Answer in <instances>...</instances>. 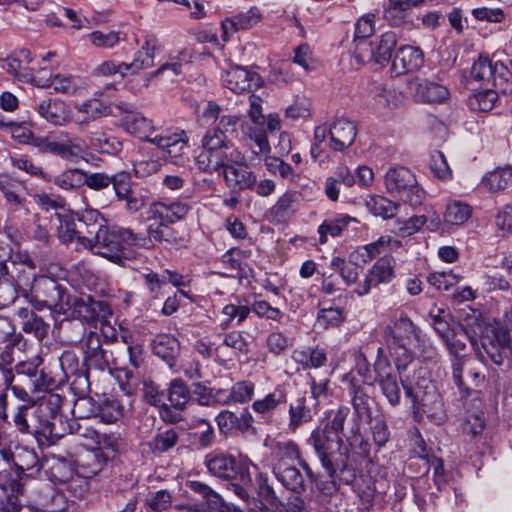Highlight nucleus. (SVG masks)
<instances>
[{
  "instance_id": "nucleus-1",
  "label": "nucleus",
  "mask_w": 512,
  "mask_h": 512,
  "mask_svg": "<svg viewBox=\"0 0 512 512\" xmlns=\"http://www.w3.org/2000/svg\"><path fill=\"white\" fill-rule=\"evenodd\" d=\"M421 330L407 316L401 315L384 329L383 338L388 355L399 375L414 359L412 347L421 339Z\"/></svg>"
},
{
  "instance_id": "nucleus-2",
  "label": "nucleus",
  "mask_w": 512,
  "mask_h": 512,
  "mask_svg": "<svg viewBox=\"0 0 512 512\" xmlns=\"http://www.w3.org/2000/svg\"><path fill=\"white\" fill-rule=\"evenodd\" d=\"M80 241L84 250L120 264L126 258L125 248L135 247V233L129 228L106 225L99 228L94 235L81 238Z\"/></svg>"
},
{
  "instance_id": "nucleus-3",
  "label": "nucleus",
  "mask_w": 512,
  "mask_h": 512,
  "mask_svg": "<svg viewBox=\"0 0 512 512\" xmlns=\"http://www.w3.org/2000/svg\"><path fill=\"white\" fill-rule=\"evenodd\" d=\"M195 165L205 173L222 172L229 162H239L241 154L225 135L206 132L201 139V146L195 152Z\"/></svg>"
},
{
  "instance_id": "nucleus-4",
  "label": "nucleus",
  "mask_w": 512,
  "mask_h": 512,
  "mask_svg": "<svg viewBox=\"0 0 512 512\" xmlns=\"http://www.w3.org/2000/svg\"><path fill=\"white\" fill-rule=\"evenodd\" d=\"M323 468L327 471L330 478H333L336 472H344L347 468V455L341 452L342 439L331 433L328 428H316L312 431L309 439Z\"/></svg>"
},
{
  "instance_id": "nucleus-5",
  "label": "nucleus",
  "mask_w": 512,
  "mask_h": 512,
  "mask_svg": "<svg viewBox=\"0 0 512 512\" xmlns=\"http://www.w3.org/2000/svg\"><path fill=\"white\" fill-rule=\"evenodd\" d=\"M384 184L390 196L411 206H419L425 200V191L419 186L416 175L406 167H390L384 175Z\"/></svg>"
},
{
  "instance_id": "nucleus-6",
  "label": "nucleus",
  "mask_w": 512,
  "mask_h": 512,
  "mask_svg": "<svg viewBox=\"0 0 512 512\" xmlns=\"http://www.w3.org/2000/svg\"><path fill=\"white\" fill-rule=\"evenodd\" d=\"M28 299L37 310L60 312L71 305L66 289L55 279L45 275L34 277Z\"/></svg>"
},
{
  "instance_id": "nucleus-7",
  "label": "nucleus",
  "mask_w": 512,
  "mask_h": 512,
  "mask_svg": "<svg viewBox=\"0 0 512 512\" xmlns=\"http://www.w3.org/2000/svg\"><path fill=\"white\" fill-rule=\"evenodd\" d=\"M205 465L211 475L225 481L252 483L250 466H256L247 458H236L224 452L210 453L205 458Z\"/></svg>"
},
{
  "instance_id": "nucleus-8",
  "label": "nucleus",
  "mask_w": 512,
  "mask_h": 512,
  "mask_svg": "<svg viewBox=\"0 0 512 512\" xmlns=\"http://www.w3.org/2000/svg\"><path fill=\"white\" fill-rule=\"evenodd\" d=\"M403 389L406 396L411 399L415 413L426 416L431 422L438 425L445 421L446 413L443 401L434 385L413 388L403 383Z\"/></svg>"
},
{
  "instance_id": "nucleus-9",
  "label": "nucleus",
  "mask_w": 512,
  "mask_h": 512,
  "mask_svg": "<svg viewBox=\"0 0 512 512\" xmlns=\"http://www.w3.org/2000/svg\"><path fill=\"white\" fill-rule=\"evenodd\" d=\"M470 76L471 80L478 82L481 86H491L506 94L512 74L502 62H492L486 56H479L471 67Z\"/></svg>"
},
{
  "instance_id": "nucleus-10",
  "label": "nucleus",
  "mask_w": 512,
  "mask_h": 512,
  "mask_svg": "<svg viewBox=\"0 0 512 512\" xmlns=\"http://www.w3.org/2000/svg\"><path fill=\"white\" fill-rule=\"evenodd\" d=\"M374 371V380L378 383L382 395L392 407L398 406L401 401V386L403 387V383H406L401 379L399 381V377L393 372L383 347H379L377 350Z\"/></svg>"
},
{
  "instance_id": "nucleus-11",
  "label": "nucleus",
  "mask_w": 512,
  "mask_h": 512,
  "mask_svg": "<svg viewBox=\"0 0 512 512\" xmlns=\"http://www.w3.org/2000/svg\"><path fill=\"white\" fill-rule=\"evenodd\" d=\"M395 278V261L390 257L379 258L366 272L364 278L352 289V293L363 297L372 288L380 284H388Z\"/></svg>"
},
{
  "instance_id": "nucleus-12",
  "label": "nucleus",
  "mask_w": 512,
  "mask_h": 512,
  "mask_svg": "<svg viewBox=\"0 0 512 512\" xmlns=\"http://www.w3.org/2000/svg\"><path fill=\"white\" fill-rule=\"evenodd\" d=\"M81 347L83 351V363L88 370L110 371L111 354L102 347L101 336L94 331L85 334Z\"/></svg>"
},
{
  "instance_id": "nucleus-13",
  "label": "nucleus",
  "mask_w": 512,
  "mask_h": 512,
  "mask_svg": "<svg viewBox=\"0 0 512 512\" xmlns=\"http://www.w3.org/2000/svg\"><path fill=\"white\" fill-rule=\"evenodd\" d=\"M50 154L66 161L77 163L79 160L85 159L86 145L81 138L62 131L58 135L53 136Z\"/></svg>"
},
{
  "instance_id": "nucleus-14",
  "label": "nucleus",
  "mask_w": 512,
  "mask_h": 512,
  "mask_svg": "<svg viewBox=\"0 0 512 512\" xmlns=\"http://www.w3.org/2000/svg\"><path fill=\"white\" fill-rule=\"evenodd\" d=\"M188 136L184 130L166 131L164 134L156 135L151 143L156 145L165 153L171 162L178 164L188 149Z\"/></svg>"
},
{
  "instance_id": "nucleus-15",
  "label": "nucleus",
  "mask_w": 512,
  "mask_h": 512,
  "mask_svg": "<svg viewBox=\"0 0 512 512\" xmlns=\"http://www.w3.org/2000/svg\"><path fill=\"white\" fill-rule=\"evenodd\" d=\"M190 210L191 205L185 200L155 201L149 207V218L173 224L184 219Z\"/></svg>"
},
{
  "instance_id": "nucleus-16",
  "label": "nucleus",
  "mask_w": 512,
  "mask_h": 512,
  "mask_svg": "<svg viewBox=\"0 0 512 512\" xmlns=\"http://www.w3.org/2000/svg\"><path fill=\"white\" fill-rule=\"evenodd\" d=\"M223 85L234 93L240 94L261 85V78L256 72L245 67L233 66L222 74Z\"/></svg>"
},
{
  "instance_id": "nucleus-17",
  "label": "nucleus",
  "mask_w": 512,
  "mask_h": 512,
  "mask_svg": "<svg viewBox=\"0 0 512 512\" xmlns=\"http://www.w3.org/2000/svg\"><path fill=\"white\" fill-rule=\"evenodd\" d=\"M409 92L420 103H442L449 96L445 86L422 78H416L409 83Z\"/></svg>"
},
{
  "instance_id": "nucleus-18",
  "label": "nucleus",
  "mask_w": 512,
  "mask_h": 512,
  "mask_svg": "<svg viewBox=\"0 0 512 512\" xmlns=\"http://www.w3.org/2000/svg\"><path fill=\"white\" fill-rule=\"evenodd\" d=\"M176 244L178 242L177 233L171 227L170 223L159 221L151 223L147 228V235L135 233L136 248H152L155 243Z\"/></svg>"
},
{
  "instance_id": "nucleus-19",
  "label": "nucleus",
  "mask_w": 512,
  "mask_h": 512,
  "mask_svg": "<svg viewBox=\"0 0 512 512\" xmlns=\"http://www.w3.org/2000/svg\"><path fill=\"white\" fill-rule=\"evenodd\" d=\"M31 52L27 49H20L1 61V68L18 80L35 84L39 76L32 74L30 63Z\"/></svg>"
},
{
  "instance_id": "nucleus-20",
  "label": "nucleus",
  "mask_w": 512,
  "mask_h": 512,
  "mask_svg": "<svg viewBox=\"0 0 512 512\" xmlns=\"http://www.w3.org/2000/svg\"><path fill=\"white\" fill-rule=\"evenodd\" d=\"M55 217L58 221L56 228L58 239L64 244L74 242L76 250H84L80 240L81 238H87L88 235H85L84 230L79 226L76 216L65 211L62 213L56 212Z\"/></svg>"
},
{
  "instance_id": "nucleus-21",
  "label": "nucleus",
  "mask_w": 512,
  "mask_h": 512,
  "mask_svg": "<svg viewBox=\"0 0 512 512\" xmlns=\"http://www.w3.org/2000/svg\"><path fill=\"white\" fill-rule=\"evenodd\" d=\"M215 422L221 434L229 435L234 431L247 432L252 427L253 417L247 409L239 412L225 409L216 415Z\"/></svg>"
},
{
  "instance_id": "nucleus-22",
  "label": "nucleus",
  "mask_w": 512,
  "mask_h": 512,
  "mask_svg": "<svg viewBox=\"0 0 512 512\" xmlns=\"http://www.w3.org/2000/svg\"><path fill=\"white\" fill-rule=\"evenodd\" d=\"M423 63L424 54L420 48L404 45L397 50L391 70L395 75H403L417 71Z\"/></svg>"
},
{
  "instance_id": "nucleus-23",
  "label": "nucleus",
  "mask_w": 512,
  "mask_h": 512,
  "mask_svg": "<svg viewBox=\"0 0 512 512\" xmlns=\"http://www.w3.org/2000/svg\"><path fill=\"white\" fill-rule=\"evenodd\" d=\"M463 329L459 327L453 336L448 339V341H443L449 353L454 356L452 361V375L454 383L457 385L461 392H464L465 395L469 394V388L466 387L465 382L463 380V355L462 353L466 349L465 342L459 337Z\"/></svg>"
},
{
  "instance_id": "nucleus-24",
  "label": "nucleus",
  "mask_w": 512,
  "mask_h": 512,
  "mask_svg": "<svg viewBox=\"0 0 512 512\" xmlns=\"http://www.w3.org/2000/svg\"><path fill=\"white\" fill-rule=\"evenodd\" d=\"M356 125L345 118L335 119L329 127V146L335 151L350 147L356 138Z\"/></svg>"
},
{
  "instance_id": "nucleus-25",
  "label": "nucleus",
  "mask_w": 512,
  "mask_h": 512,
  "mask_svg": "<svg viewBox=\"0 0 512 512\" xmlns=\"http://www.w3.org/2000/svg\"><path fill=\"white\" fill-rule=\"evenodd\" d=\"M222 174L227 187L233 190L250 189L256 183L255 174L243 165L242 155L239 162H229Z\"/></svg>"
},
{
  "instance_id": "nucleus-26",
  "label": "nucleus",
  "mask_w": 512,
  "mask_h": 512,
  "mask_svg": "<svg viewBox=\"0 0 512 512\" xmlns=\"http://www.w3.org/2000/svg\"><path fill=\"white\" fill-rule=\"evenodd\" d=\"M110 457L101 449L84 450L77 455L74 462L79 474L91 478L104 468Z\"/></svg>"
},
{
  "instance_id": "nucleus-27",
  "label": "nucleus",
  "mask_w": 512,
  "mask_h": 512,
  "mask_svg": "<svg viewBox=\"0 0 512 512\" xmlns=\"http://www.w3.org/2000/svg\"><path fill=\"white\" fill-rule=\"evenodd\" d=\"M35 109L40 117L55 126H65L72 121L69 106L58 99H45Z\"/></svg>"
},
{
  "instance_id": "nucleus-28",
  "label": "nucleus",
  "mask_w": 512,
  "mask_h": 512,
  "mask_svg": "<svg viewBox=\"0 0 512 512\" xmlns=\"http://www.w3.org/2000/svg\"><path fill=\"white\" fill-rule=\"evenodd\" d=\"M132 178L129 172L117 181L115 196L119 201L125 202V209L129 213H137L146 206V197L132 189Z\"/></svg>"
},
{
  "instance_id": "nucleus-29",
  "label": "nucleus",
  "mask_w": 512,
  "mask_h": 512,
  "mask_svg": "<svg viewBox=\"0 0 512 512\" xmlns=\"http://www.w3.org/2000/svg\"><path fill=\"white\" fill-rule=\"evenodd\" d=\"M125 115L121 119V125L124 130L141 139L151 142L152 134L155 132V127L151 119L145 117L140 112L124 111Z\"/></svg>"
},
{
  "instance_id": "nucleus-30",
  "label": "nucleus",
  "mask_w": 512,
  "mask_h": 512,
  "mask_svg": "<svg viewBox=\"0 0 512 512\" xmlns=\"http://www.w3.org/2000/svg\"><path fill=\"white\" fill-rule=\"evenodd\" d=\"M76 114L72 116V121L78 126L88 125L101 117L110 114L109 107L98 99H89L75 105Z\"/></svg>"
},
{
  "instance_id": "nucleus-31",
  "label": "nucleus",
  "mask_w": 512,
  "mask_h": 512,
  "mask_svg": "<svg viewBox=\"0 0 512 512\" xmlns=\"http://www.w3.org/2000/svg\"><path fill=\"white\" fill-rule=\"evenodd\" d=\"M467 337L470 340V343L478 356V358L484 362L486 361L483 352L487 355V357L496 365L500 366L503 364L504 357L502 355L501 349L502 347L498 345L490 335L482 332L479 339L476 338L475 335L467 334Z\"/></svg>"
},
{
  "instance_id": "nucleus-32",
  "label": "nucleus",
  "mask_w": 512,
  "mask_h": 512,
  "mask_svg": "<svg viewBox=\"0 0 512 512\" xmlns=\"http://www.w3.org/2000/svg\"><path fill=\"white\" fill-rule=\"evenodd\" d=\"M159 44L158 40L151 35L145 37L144 44L135 53L134 59L127 65V75L137 74L141 70L148 69L154 64V53L157 50Z\"/></svg>"
},
{
  "instance_id": "nucleus-33",
  "label": "nucleus",
  "mask_w": 512,
  "mask_h": 512,
  "mask_svg": "<svg viewBox=\"0 0 512 512\" xmlns=\"http://www.w3.org/2000/svg\"><path fill=\"white\" fill-rule=\"evenodd\" d=\"M152 348L154 354L163 359L170 368L174 366L175 360L180 353V343L171 334L157 335L153 340Z\"/></svg>"
},
{
  "instance_id": "nucleus-34",
  "label": "nucleus",
  "mask_w": 512,
  "mask_h": 512,
  "mask_svg": "<svg viewBox=\"0 0 512 512\" xmlns=\"http://www.w3.org/2000/svg\"><path fill=\"white\" fill-rule=\"evenodd\" d=\"M287 391L284 386H277L263 398L252 403V409L256 414L263 417L270 416L278 407L287 402Z\"/></svg>"
},
{
  "instance_id": "nucleus-35",
  "label": "nucleus",
  "mask_w": 512,
  "mask_h": 512,
  "mask_svg": "<svg viewBox=\"0 0 512 512\" xmlns=\"http://www.w3.org/2000/svg\"><path fill=\"white\" fill-rule=\"evenodd\" d=\"M351 222H357V220L356 218L347 214H337L333 217L325 219L317 229L319 234V243L321 245L326 244L328 236H340Z\"/></svg>"
},
{
  "instance_id": "nucleus-36",
  "label": "nucleus",
  "mask_w": 512,
  "mask_h": 512,
  "mask_svg": "<svg viewBox=\"0 0 512 512\" xmlns=\"http://www.w3.org/2000/svg\"><path fill=\"white\" fill-rule=\"evenodd\" d=\"M0 191L11 209L17 210L23 206L24 185L19 180L8 175H0Z\"/></svg>"
},
{
  "instance_id": "nucleus-37",
  "label": "nucleus",
  "mask_w": 512,
  "mask_h": 512,
  "mask_svg": "<svg viewBox=\"0 0 512 512\" xmlns=\"http://www.w3.org/2000/svg\"><path fill=\"white\" fill-rule=\"evenodd\" d=\"M273 472L288 490L295 493L304 491V478L295 466L273 464Z\"/></svg>"
},
{
  "instance_id": "nucleus-38",
  "label": "nucleus",
  "mask_w": 512,
  "mask_h": 512,
  "mask_svg": "<svg viewBox=\"0 0 512 512\" xmlns=\"http://www.w3.org/2000/svg\"><path fill=\"white\" fill-rule=\"evenodd\" d=\"M251 312L250 306L246 300L238 296L234 297V302L226 304L222 309V315L225 317L220 326L227 329L233 321L239 325L244 322Z\"/></svg>"
},
{
  "instance_id": "nucleus-39",
  "label": "nucleus",
  "mask_w": 512,
  "mask_h": 512,
  "mask_svg": "<svg viewBox=\"0 0 512 512\" xmlns=\"http://www.w3.org/2000/svg\"><path fill=\"white\" fill-rule=\"evenodd\" d=\"M39 73L44 75L35 80V85L38 87H52L58 93H74L77 89L75 78L70 75L56 74L52 77L49 74L46 77L45 69L40 70Z\"/></svg>"
},
{
  "instance_id": "nucleus-40",
  "label": "nucleus",
  "mask_w": 512,
  "mask_h": 512,
  "mask_svg": "<svg viewBox=\"0 0 512 512\" xmlns=\"http://www.w3.org/2000/svg\"><path fill=\"white\" fill-rule=\"evenodd\" d=\"M288 416V429L292 432L312 419L311 410L306 405L305 395L297 397L290 403Z\"/></svg>"
},
{
  "instance_id": "nucleus-41",
  "label": "nucleus",
  "mask_w": 512,
  "mask_h": 512,
  "mask_svg": "<svg viewBox=\"0 0 512 512\" xmlns=\"http://www.w3.org/2000/svg\"><path fill=\"white\" fill-rule=\"evenodd\" d=\"M87 139L90 146L101 153L116 154L122 149V143L118 138L102 130L89 132Z\"/></svg>"
},
{
  "instance_id": "nucleus-42",
  "label": "nucleus",
  "mask_w": 512,
  "mask_h": 512,
  "mask_svg": "<svg viewBox=\"0 0 512 512\" xmlns=\"http://www.w3.org/2000/svg\"><path fill=\"white\" fill-rule=\"evenodd\" d=\"M351 403L355 414L360 420L371 419L370 396L365 386L353 385L350 391Z\"/></svg>"
},
{
  "instance_id": "nucleus-43",
  "label": "nucleus",
  "mask_w": 512,
  "mask_h": 512,
  "mask_svg": "<svg viewBox=\"0 0 512 512\" xmlns=\"http://www.w3.org/2000/svg\"><path fill=\"white\" fill-rule=\"evenodd\" d=\"M481 184L491 192L505 190L512 186V168L506 167L487 173Z\"/></svg>"
},
{
  "instance_id": "nucleus-44",
  "label": "nucleus",
  "mask_w": 512,
  "mask_h": 512,
  "mask_svg": "<svg viewBox=\"0 0 512 512\" xmlns=\"http://www.w3.org/2000/svg\"><path fill=\"white\" fill-rule=\"evenodd\" d=\"M75 216L81 229L85 227L84 233L88 236L107 225V219L97 209L86 208Z\"/></svg>"
},
{
  "instance_id": "nucleus-45",
  "label": "nucleus",
  "mask_w": 512,
  "mask_h": 512,
  "mask_svg": "<svg viewBox=\"0 0 512 512\" xmlns=\"http://www.w3.org/2000/svg\"><path fill=\"white\" fill-rule=\"evenodd\" d=\"M82 436L92 439L101 449L109 451L112 455L119 451L121 445V437L117 433H99L94 429L85 428L81 433Z\"/></svg>"
},
{
  "instance_id": "nucleus-46",
  "label": "nucleus",
  "mask_w": 512,
  "mask_h": 512,
  "mask_svg": "<svg viewBox=\"0 0 512 512\" xmlns=\"http://www.w3.org/2000/svg\"><path fill=\"white\" fill-rule=\"evenodd\" d=\"M126 171H119L113 175H108L104 172H94L88 173L84 171L83 185H86L88 188L100 191L103 190L110 185H112L113 190L115 191L116 183L121 178V176H125Z\"/></svg>"
},
{
  "instance_id": "nucleus-47",
  "label": "nucleus",
  "mask_w": 512,
  "mask_h": 512,
  "mask_svg": "<svg viewBox=\"0 0 512 512\" xmlns=\"http://www.w3.org/2000/svg\"><path fill=\"white\" fill-rule=\"evenodd\" d=\"M472 215V208L469 204L454 200L447 204L444 212V222L449 225H462Z\"/></svg>"
},
{
  "instance_id": "nucleus-48",
  "label": "nucleus",
  "mask_w": 512,
  "mask_h": 512,
  "mask_svg": "<svg viewBox=\"0 0 512 512\" xmlns=\"http://www.w3.org/2000/svg\"><path fill=\"white\" fill-rule=\"evenodd\" d=\"M293 359L304 368L317 369L326 364L327 355L324 349L316 347L294 351Z\"/></svg>"
},
{
  "instance_id": "nucleus-49",
  "label": "nucleus",
  "mask_w": 512,
  "mask_h": 512,
  "mask_svg": "<svg viewBox=\"0 0 512 512\" xmlns=\"http://www.w3.org/2000/svg\"><path fill=\"white\" fill-rule=\"evenodd\" d=\"M367 209L375 216L390 219L395 216L398 205L384 196H368L365 200Z\"/></svg>"
},
{
  "instance_id": "nucleus-50",
  "label": "nucleus",
  "mask_w": 512,
  "mask_h": 512,
  "mask_svg": "<svg viewBox=\"0 0 512 512\" xmlns=\"http://www.w3.org/2000/svg\"><path fill=\"white\" fill-rule=\"evenodd\" d=\"M191 398L190 390L186 383L180 379H173L168 388V400L172 407L178 410L186 408Z\"/></svg>"
},
{
  "instance_id": "nucleus-51",
  "label": "nucleus",
  "mask_w": 512,
  "mask_h": 512,
  "mask_svg": "<svg viewBox=\"0 0 512 512\" xmlns=\"http://www.w3.org/2000/svg\"><path fill=\"white\" fill-rule=\"evenodd\" d=\"M274 464L290 465V462L299 459L300 451L293 441H279L272 448Z\"/></svg>"
},
{
  "instance_id": "nucleus-52",
  "label": "nucleus",
  "mask_w": 512,
  "mask_h": 512,
  "mask_svg": "<svg viewBox=\"0 0 512 512\" xmlns=\"http://www.w3.org/2000/svg\"><path fill=\"white\" fill-rule=\"evenodd\" d=\"M83 175L84 170L69 168L56 175L53 183L62 190L72 191L83 186V181L85 180Z\"/></svg>"
},
{
  "instance_id": "nucleus-53",
  "label": "nucleus",
  "mask_w": 512,
  "mask_h": 512,
  "mask_svg": "<svg viewBox=\"0 0 512 512\" xmlns=\"http://www.w3.org/2000/svg\"><path fill=\"white\" fill-rule=\"evenodd\" d=\"M127 412V407L116 398L105 399L99 409V417L104 423H114Z\"/></svg>"
},
{
  "instance_id": "nucleus-54",
  "label": "nucleus",
  "mask_w": 512,
  "mask_h": 512,
  "mask_svg": "<svg viewBox=\"0 0 512 512\" xmlns=\"http://www.w3.org/2000/svg\"><path fill=\"white\" fill-rule=\"evenodd\" d=\"M345 320L344 311L340 307H323L318 311L316 325L323 329L337 327Z\"/></svg>"
},
{
  "instance_id": "nucleus-55",
  "label": "nucleus",
  "mask_w": 512,
  "mask_h": 512,
  "mask_svg": "<svg viewBox=\"0 0 512 512\" xmlns=\"http://www.w3.org/2000/svg\"><path fill=\"white\" fill-rule=\"evenodd\" d=\"M498 89L491 86H483V90L475 93L470 99V105L473 109L487 112L490 111L498 98Z\"/></svg>"
},
{
  "instance_id": "nucleus-56",
  "label": "nucleus",
  "mask_w": 512,
  "mask_h": 512,
  "mask_svg": "<svg viewBox=\"0 0 512 512\" xmlns=\"http://www.w3.org/2000/svg\"><path fill=\"white\" fill-rule=\"evenodd\" d=\"M264 164L271 174L279 175L285 180L295 182L298 178V174L294 171L291 165L278 157L266 155L264 158Z\"/></svg>"
},
{
  "instance_id": "nucleus-57",
  "label": "nucleus",
  "mask_w": 512,
  "mask_h": 512,
  "mask_svg": "<svg viewBox=\"0 0 512 512\" xmlns=\"http://www.w3.org/2000/svg\"><path fill=\"white\" fill-rule=\"evenodd\" d=\"M187 485L191 491L199 494L209 507L217 511H222L224 506L222 498L207 484L200 481H189Z\"/></svg>"
},
{
  "instance_id": "nucleus-58",
  "label": "nucleus",
  "mask_w": 512,
  "mask_h": 512,
  "mask_svg": "<svg viewBox=\"0 0 512 512\" xmlns=\"http://www.w3.org/2000/svg\"><path fill=\"white\" fill-rule=\"evenodd\" d=\"M397 44V35L389 31L381 35L377 48L374 49V60L378 64H384L391 58L392 51Z\"/></svg>"
},
{
  "instance_id": "nucleus-59",
  "label": "nucleus",
  "mask_w": 512,
  "mask_h": 512,
  "mask_svg": "<svg viewBox=\"0 0 512 512\" xmlns=\"http://www.w3.org/2000/svg\"><path fill=\"white\" fill-rule=\"evenodd\" d=\"M296 193L293 191H286L276 201L272 207V213L277 218H287L293 215L296 211Z\"/></svg>"
},
{
  "instance_id": "nucleus-60",
  "label": "nucleus",
  "mask_w": 512,
  "mask_h": 512,
  "mask_svg": "<svg viewBox=\"0 0 512 512\" xmlns=\"http://www.w3.org/2000/svg\"><path fill=\"white\" fill-rule=\"evenodd\" d=\"M222 345L230 348L235 356L249 352V343L241 331L233 330L224 334Z\"/></svg>"
},
{
  "instance_id": "nucleus-61",
  "label": "nucleus",
  "mask_w": 512,
  "mask_h": 512,
  "mask_svg": "<svg viewBox=\"0 0 512 512\" xmlns=\"http://www.w3.org/2000/svg\"><path fill=\"white\" fill-rule=\"evenodd\" d=\"M179 439L177 430L171 428L158 433L152 440L150 446L153 451L163 453L173 448Z\"/></svg>"
},
{
  "instance_id": "nucleus-62",
  "label": "nucleus",
  "mask_w": 512,
  "mask_h": 512,
  "mask_svg": "<svg viewBox=\"0 0 512 512\" xmlns=\"http://www.w3.org/2000/svg\"><path fill=\"white\" fill-rule=\"evenodd\" d=\"M255 391V385L251 381H238L230 388V397L233 404H244L249 402Z\"/></svg>"
},
{
  "instance_id": "nucleus-63",
  "label": "nucleus",
  "mask_w": 512,
  "mask_h": 512,
  "mask_svg": "<svg viewBox=\"0 0 512 512\" xmlns=\"http://www.w3.org/2000/svg\"><path fill=\"white\" fill-rule=\"evenodd\" d=\"M9 268L7 274L0 275V309L8 307L17 299V290L12 282Z\"/></svg>"
},
{
  "instance_id": "nucleus-64",
  "label": "nucleus",
  "mask_w": 512,
  "mask_h": 512,
  "mask_svg": "<svg viewBox=\"0 0 512 512\" xmlns=\"http://www.w3.org/2000/svg\"><path fill=\"white\" fill-rule=\"evenodd\" d=\"M375 32V15L368 13L355 23L354 41L369 39Z\"/></svg>"
}]
</instances>
